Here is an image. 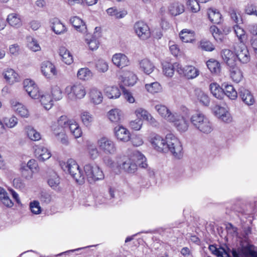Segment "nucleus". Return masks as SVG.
Wrapping results in <instances>:
<instances>
[{"mask_svg":"<svg viewBox=\"0 0 257 257\" xmlns=\"http://www.w3.org/2000/svg\"><path fill=\"white\" fill-rule=\"evenodd\" d=\"M70 22L77 31L83 33L86 32V26L84 22L79 17H73L70 19Z\"/></svg>","mask_w":257,"mask_h":257,"instance_id":"a878e982","label":"nucleus"},{"mask_svg":"<svg viewBox=\"0 0 257 257\" xmlns=\"http://www.w3.org/2000/svg\"><path fill=\"white\" fill-rule=\"evenodd\" d=\"M52 95L55 100H59L62 98V92L61 88L57 86H54L52 87Z\"/></svg>","mask_w":257,"mask_h":257,"instance_id":"09e8293b","label":"nucleus"},{"mask_svg":"<svg viewBox=\"0 0 257 257\" xmlns=\"http://www.w3.org/2000/svg\"><path fill=\"white\" fill-rule=\"evenodd\" d=\"M151 143L158 151L166 153L169 151L177 159H180L183 156L181 142L172 134L167 135L165 139L156 135L152 139Z\"/></svg>","mask_w":257,"mask_h":257,"instance_id":"f257e3e1","label":"nucleus"},{"mask_svg":"<svg viewBox=\"0 0 257 257\" xmlns=\"http://www.w3.org/2000/svg\"><path fill=\"white\" fill-rule=\"evenodd\" d=\"M231 253L233 257H241L244 255V250L241 248H232Z\"/></svg>","mask_w":257,"mask_h":257,"instance_id":"774afa93","label":"nucleus"},{"mask_svg":"<svg viewBox=\"0 0 257 257\" xmlns=\"http://www.w3.org/2000/svg\"><path fill=\"white\" fill-rule=\"evenodd\" d=\"M140 69L146 74H151L155 69V66L148 59H144L139 62Z\"/></svg>","mask_w":257,"mask_h":257,"instance_id":"4be33fe9","label":"nucleus"},{"mask_svg":"<svg viewBox=\"0 0 257 257\" xmlns=\"http://www.w3.org/2000/svg\"><path fill=\"white\" fill-rule=\"evenodd\" d=\"M71 120L69 119L66 115H62L57 121V124L64 129H66L69 125Z\"/></svg>","mask_w":257,"mask_h":257,"instance_id":"5fc2aeb1","label":"nucleus"},{"mask_svg":"<svg viewBox=\"0 0 257 257\" xmlns=\"http://www.w3.org/2000/svg\"><path fill=\"white\" fill-rule=\"evenodd\" d=\"M23 84L24 88L28 94L32 92V91L36 86L33 81L29 79H25L24 81Z\"/></svg>","mask_w":257,"mask_h":257,"instance_id":"8fccbe9b","label":"nucleus"},{"mask_svg":"<svg viewBox=\"0 0 257 257\" xmlns=\"http://www.w3.org/2000/svg\"><path fill=\"white\" fill-rule=\"evenodd\" d=\"M66 169L77 183L81 184L84 182V175L75 160H68L66 163Z\"/></svg>","mask_w":257,"mask_h":257,"instance_id":"423d86ee","label":"nucleus"},{"mask_svg":"<svg viewBox=\"0 0 257 257\" xmlns=\"http://www.w3.org/2000/svg\"><path fill=\"white\" fill-rule=\"evenodd\" d=\"M131 142L133 146L139 147L143 145L144 142L140 136H135L132 138Z\"/></svg>","mask_w":257,"mask_h":257,"instance_id":"0e129e2a","label":"nucleus"},{"mask_svg":"<svg viewBox=\"0 0 257 257\" xmlns=\"http://www.w3.org/2000/svg\"><path fill=\"white\" fill-rule=\"evenodd\" d=\"M57 140L61 142V143L65 146L69 144L68 138L64 132L58 137H56Z\"/></svg>","mask_w":257,"mask_h":257,"instance_id":"338daca9","label":"nucleus"},{"mask_svg":"<svg viewBox=\"0 0 257 257\" xmlns=\"http://www.w3.org/2000/svg\"><path fill=\"white\" fill-rule=\"evenodd\" d=\"M88 153L90 158L92 160L96 159L99 154L97 148L94 145H89L88 147Z\"/></svg>","mask_w":257,"mask_h":257,"instance_id":"3c124183","label":"nucleus"},{"mask_svg":"<svg viewBox=\"0 0 257 257\" xmlns=\"http://www.w3.org/2000/svg\"><path fill=\"white\" fill-rule=\"evenodd\" d=\"M104 91L105 95L110 99L117 98L121 94L120 90L116 86H107Z\"/></svg>","mask_w":257,"mask_h":257,"instance_id":"c85d7f7f","label":"nucleus"},{"mask_svg":"<svg viewBox=\"0 0 257 257\" xmlns=\"http://www.w3.org/2000/svg\"><path fill=\"white\" fill-rule=\"evenodd\" d=\"M89 97L92 102L94 104L100 103L103 99L102 93L95 88H92L90 90Z\"/></svg>","mask_w":257,"mask_h":257,"instance_id":"cd10ccee","label":"nucleus"},{"mask_svg":"<svg viewBox=\"0 0 257 257\" xmlns=\"http://www.w3.org/2000/svg\"><path fill=\"white\" fill-rule=\"evenodd\" d=\"M99 150L106 155H113L116 152L114 142L106 137H102L97 142Z\"/></svg>","mask_w":257,"mask_h":257,"instance_id":"0eeeda50","label":"nucleus"},{"mask_svg":"<svg viewBox=\"0 0 257 257\" xmlns=\"http://www.w3.org/2000/svg\"><path fill=\"white\" fill-rule=\"evenodd\" d=\"M223 61L230 67L235 65L236 57L234 54L229 49H224L221 52Z\"/></svg>","mask_w":257,"mask_h":257,"instance_id":"6ab92c4d","label":"nucleus"},{"mask_svg":"<svg viewBox=\"0 0 257 257\" xmlns=\"http://www.w3.org/2000/svg\"><path fill=\"white\" fill-rule=\"evenodd\" d=\"M178 69V73L184 75L188 79H194L199 74V71L194 66L191 65L182 67L180 65V67H179Z\"/></svg>","mask_w":257,"mask_h":257,"instance_id":"9d476101","label":"nucleus"},{"mask_svg":"<svg viewBox=\"0 0 257 257\" xmlns=\"http://www.w3.org/2000/svg\"><path fill=\"white\" fill-rule=\"evenodd\" d=\"M134 29L138 36L142 40H146L150 37V28L143 21L137 22L134 25Z\"/></svg>","mask_w":257,"mask_h":257,"instance_id":"1a4fd4ad","label":"nucleus"},{"mask_svg":"<svg viewBox=\"0 0 257 257\" xmlns=\"http://www.w3.org/2000/svg\"><path fill=\"white\" fill-rule=\"evenodd\" d=\"M11 104L13 109L20 116L24 117H27L29 116L28 109L22 103L16 100H12Z\"/></svg>","mask_w":257,"mask_h":257,"instance_id":"aec40b11","label":"nucleus"},{"mask_svg":"<svg viewBox=\"0 0 257 257\" xmlns=\"http://www.w3.org/2000/svg\"><path fill=\"white\" fill-rule=\"evenodd\" d=\"M39 99L41 104L46 110H49L53 105V100L48 94L41 95Z\"/></svg>","mask_w":257,"mask_h":257,"instance_id":"473e14b6","label":"nucleus"},{"mask_svg":"<svg viewBox=\"0 0 257 257\" xmlns=\"http://www.w3.org/2000/svg\"><path fill=\"white\" fill-rule=\"evenodd\" d=\"M65 93L69 99L75 100L83 98L86 92L82 84L76 83L73 85L67 86L65 89Z\"/></svg>","mask_w":257,"mask_h":257,"instance_id":"39448f33","label":"nucleus"},{"mask_svg":"<svg viewBox=\"0 0 257 257\" xmlns=\"http://www.w3.org/2000/svg\"><path fill=\"white\" fill-rule=\"evenodd\" d=\"M95 67L98 71L104 73L107 71L108 65L105 60L98 59L95 62Z\"/></svg>","mask_w":257,"mask_h":257,"instance_id":"c03bdc74","label":"nucleus"},{"mask_svg":"<svg viewBox=\"0 0 257 257\" xmlns=\"http://www.w3.org/2000/svg\"><path fill=\"white\" fill-rule=\"evenodd\" d=\"M222 87L223 90V95H225L232 100L237 97V93L232 85L224 83L222 85Z\"/></svg>","mask_w":257,"mask_h":257,"instance_id":"bb28decb","label":"nucleus"},{"mask_svg":"<svg viewBox=\"0 0 257 257\" xmlns=\"http://www.w3.org/2000/svg\"><path fill=\"white\" fill-rule=\"evenodd\" d=\"M103 161L106 165L110 168H114L115 166H118V165L114 163L111 157L108 156H104L103 158Z\"/></svg>","mask_w":257,"mask_h":257,"instance_id":"e2e57ef3","label":"nucleus"},{"mask_svg":"<svg viewBox=\"0 0 257 257\" xmlns=\"http://www.w3.org/2000/svg\"><path fill=\"white\" fill-rule=\"evenodd\" d=\"M112 61L114 65L118 68H123L130 65L127 57L122 53H116L113 55Z\"/></svg>","mask_w":257,"mask_h":257,"instance_id":"f8f14e48","label":"nucleus"},{"mask_svg":"<svg viewBox=\"0 0 257 257\" xmlns=\"http://www.w3.org/2000/svg\"><path fill=\"white\" fill-rule=\"evenodd\" d=\"M81 118L83 124L86 126H90L93 120L92 115L87 111H83L81 113Z\"/></svg>","mask_w":257,"mask_h":257,"instance_id":"37998d69","label":"nucleus"},{"mask_svg":"<svg viewBox=\"0 0 257 257\" xmlns=\"http://www.w3.org/2000/svg\"><path fill=\"white\" fill-rule=\"evenodd\" d=\"M59 54L62 61L67 65H70L73 62L72 54L65 47L62 46L59 48Z\"/></svg>","mask_w":257,"mask_h":257,"instance_id":"b1692460","label":"nucleus"},{"mask_svg":"<svg viewBox=\"0 0 257 257\" xmlns=\"http://www.w3.org/2000/svg\"><path fill=\"white\" fill-rule=\"evenodd\" d=\"M14 186L17 189H22L25 187V184L20 178H15L13 180Z\"/></svg>","mask_w":257,"mask_h":257,"instance_id":"69168bd1","label":"nucleus"},{"mask_svg":"<svg viewBox=\"0 0 257 257\" xmlns=\"http://www.w3.org/2000/svg\"><path fill=\"white\" fill-rule=\"evenodd\" d=\"M135 113L138 118L142 117L144 119H146L150 114L149 112L142 108H137Z\"/></svg>","mask_w":257,"mask_h":257,"instance_id":"052dcab7","label":"nucleus"},{"mask_svg":"<svg viewBox=\"0 0 257 257\" xmlns=\"http://www.w3.org/2000/svg\"><path fill=\"white\" fill-rule=\"evenodd\" d=\"M4 122L7 127L12 128L18 123V119L15 116L6 117L4 119Z\"/></svg>","mask_w":257,"mask_h":257,"instance_id":"864d4df0","label":"nucleus"},{"mask_svg":"<svg viewBox=\"0 0 257 257\" xmlns=\"http://www.w3.org/2000/svg\"><path fill=\"white\" fill-rule=\"evenodd\" d=\"M26 131L28 137L32 141H36L41 139V135L39 132L36 131L32 126H29L26 127Z\"/></svg>","mask_w":257,"mask_h":257,"instance_id":"4c0bfd02","label":"nucleus"},{"mask_svg":"<svg viewBox=\"0 0 257 257\" xmlns=\"http://www.w3.org/2000/svg\"><path fill=\"white\" fill-rule=\"evenodd\" d=\"M52 131L55 137L59 136L65 132L64 129L57 123L52 126Z\"/></svg>","mask_w":257,"mask_h":257,"instance_id":"680f3d73","label":"nucleus"},{"mask_svg":"<svg viewBox=\"0 0 257 257\" xmlns=\"http://www.w3.org/2000/svg\"><path fill=\"white\" fill-rule=\"evenodd\" d=\"M179 36L181 40L185 43L192 42L194 40V32L186 29L181 31Z\"/></svg>","mask_w":257,"mask_h":257,"instance_id":"c756f323","label":"nucleus"},{"mask_svg":"<svg viewBox=\"0 0 257 257\" xmlns=\"http://www.w3.org/2000/svg\"><path fill=\"white\" fill-rule=\"evenodd\" d=\"M106 12L109 16H114L116 19L123 18L127 14V12L126 11L118 12L117 9L115 7L108 8L106 10Z\"/></svg>","mask_w":257,"mask_h":257,"instance_id":"58836bf2","label":"nucleus"},{"mask_svg":"<svg viewBox=\"0 0 257 257\" xmlns=\"http://www.w3.org/2000/svg\"><path fill=\"white\" fill-rule=\"evenodd\" d=\"M200 47L202 50L207 51H212L214 49V46L209 41L202 40L200 42Z\"/></svg>","mask_w":257,"mask_h":257,"instance_id":"6e6d98bb","label":"nucleus"},{"mask_svg":"<svg viewBox=\"0 0 257 257\" xmlns=\"http://www.w3.org/2000/svg\"><path fill=\"white\" fill-rule=\"evenodd\" d=\"M47 182L52 188L59 190L60 178L55 173H53L52 175L48 179Z\"/></svg>","mask_w":257,"mask_h":257,"instance_id":"e433bc0d","label":"nucleus"},{"mask_svg":"<svg viewBox=\"0 0 257 257\" xmlns=\"http://www.w3.org/2000/svg\"><path fill=\"white\" fill-rule=\"evenodd\" d=\"M137 160L139 165L142 168L147 167L146 158L143 154L139 152H135L132 158H126L122 164V168L128 173H134L137 170V165L135 162Z\"/></svg>","mask_w":257,"mask_h":257,"instance_id":"7ed1b4c3","label":"nucleus"},{"mask_svg":"<svg viewBox=\"0 0 257 257\" xmlns=\"http://www.w3.org/2000/svg\"><path fill=\"white\" fill-rule=\"evenodd\" d=\"M51 28L54 32L60 35L66 31L65 26L57 18L52 19L51 21Z\"/></svg>","mask_w":257,"mask_h":257,"instance_id":"5701e85b","label":"nucleus"},{"mask_svg":"<svg viewBox=\"0 0 257 257\" xmlns=\"http://www.w3.org/2000/svg\"><path fill=\"white\" fill-rule=\"evenodd\" d=\"M77 77L81 80H88L92 77V73L88 68H81L77 72Z\"/></svg>","mask_w":257,"mask_h":257,"instance_id":"ea45409f","label":"nucleus"},{"mask_svg":"<svg viewBox=\"0 0 257 257\" xmlns=\"http://www.w3.org/2000/svg\"><path fill=\"white\" fill-rule=\"evenodd\" d=\"M192 126L200 133L208 134L213 130L212 123L202 113L196 112L190 118Z\"/></svg>","mask_w":257,"mask_h":257,"instance_id":"f03ea898","label":"nucleus"},{"mask_svg":"<svg viewBox=\"0 0 257 257\" xmlns=\"http://www.w3.org/2000/svg\"><path fill=\"white\" fill-rule=\"evenodd\" d=\"M28 47L34 52L40 50L41 47L38 42L33 38L29 37L28 38Z\"/></svg>","mask_w":257,"mask_h":257,"instance_id":"a18cd8bd","label":"nucleus"},{"mask_svg":"<svg viewBox=\"0 0 257 257\" xmlns=\"http://www.w3.org/2000/svg\"><path fill=\"white\" fill-rule=\"evenodd\" d=\"M238 94L242 100L246 104L251 105L254 103L255 100L254 97L248 90L241 87L239 89Z\"/></svg>","mask_w":257,"mask_h":257,"instance_id":"f3484780","label":"nucleus"},{"mask_svg":"<svg viewBox=\"0 0 257 257\" xmlns=\"http://www.w3.org/2000/svg\"><path fill=\"white\" fill-rule=\"evenodd\" d=\"M230 15L231 19L236 23L240 24L242 23V19L239 14H237L236 11L232 9L230 11Z\"/></svg>","mask_w":257,"mask_h":257,"instance_id":"bf43d9fd","label":"nucleus"},{"mask_svg":"<svg viewBox=\"0 0 257 257\" xmlns=\"http://www.w3.org/2000/svg\"><path fill=\"white\" fill-rule=\"evenodd\" d=\"M234 31L236 36L238 37L240 43H243L245 39V31L244 30L236 25L233 27Z\"/></svg>","mask_w":257,"mask_h":257,"instance_id":"49530a36","label":"nucleus"},{"mask_svg":"<svg viewBox=\"0 0 257 257\" xmlns=\"http://www.w3.org/2000/svg\"><path fill=\"white\" fill-rule=\"evenodd\" d=\"M210 90L214 96L221 99L223 96V87H220L217 83H213L210 85Z\"/></svg>","mask_w":257,"mask_h":257,"instance_id":"72a5a7b5","label":"nucleus"},{"mask_svg":"<svg viewBox=\"0 0 257 257\" xmlns=\"http://www.w3.org/2000/svg\"><path fill=\"white\" fill-rule=\"evenodd\" d=\"M145 88L148 92L151 93H158L161 91L162 88L160 84L158 82L146 84Z\"/></svg>","mask_w":257,"mask_h":257,"instance_id":"79ce46f5","label":"nucleus"},{"mask_svg":"<svg viewBox=\"0 0 257 257\" xmlns=\"http://www.w3.org/2000/svg\"><path fill=\"white\" fill-rule=\"evenodd\" d=\"M230 71V77L233 81L238 83L242 79V72L241 70L237 67H231Z\"/></svg>","mask_w":257,"mask_h":257,"instance_id":"c9c22d12","label":"nucleus"},{"mask_svg":"<svg viewBox=\"0 0 257 257\" xmlns=\"http://www.w3.org/2000/svg\"><path fill=\"white\" fill-rule=\"evenodd\" d=\"M115 136L120 141L126 142L130 140L129 131L122 126H117L114 128Z\"/></svg>","mask_w":257,"mask_h":257,"instance_id":"dca6fc26","label":"nucleus"},{"mask_svg":"<svg viewBox=\"0 0 257 257\" xmlns=\"http://www.w3.org/2000/svg\"><path fill=\"white\" fill-rule=\"evenodd\" d=\"M84 170L90 183L102 180L104 174L100 168L95 164H87L84 167Z\"/></svg>","mask_w":257,"mask_h":257,"instance_id":"20e7f679","label":"nucleus"},{"mask_svg":"<svg viewBox=\"0 0 257 257\" xmlns=\"http://www.w3.org/2000/svg\"><path fill=\"white\" fill-rule=\"evenodd\" d=\"M180 67V64L177 63L172 64L165 62L163 64V71L166 76L172 77L174 73L175 70L178 72V68Z\"/></svg>","mask_w":257,"mask_h":257,"instance_id":"a211bd4d","label":"nucleus"},{"mask_svg":"<svg viewBox=\"0 0 257 257\" xmlns=\"http://www.w3.org/2000/svg\"><path fill=\"white\" fill-rule=\"evenodd\" d=\"M108 117L111 122L117 123L121 120L122 113L118 109H113L108 112Z\"/></svg>","mask_w":257,"mask_h":257,"instance_id":"f704fd0d","label":"nucleus"},{"mask_svg":"<svg viewBox=\"0 0 257 257\" xmlns=\"http://www.w3.org/2000/svg\"><path fill=\"white\" fill-rule=\"evenodd\" d=\"M30 208L31 212L35 214H39L41 212V207L39 201L34 200L30 203Z\"/></svg>","mask_w":257,"mask_h":257,"instance_id":"603ef678","label":"nucleus"},{"mask_svg":"<svg viewBox=\"0 0 257 257\" xmlns=\"http://www.w3.org/2000/svg\"><path fill=\"white\" fill-rule=\"evenodd\" d=\"M236 58L242 63H247L250 60V55L246 46L243 43L236 44L234 47Z\"/></svg>","mask_w":257,"mask_h":257,"instance_id":"6e6552de","label":"nucleus"},{"mask_svg":"<svg viewBox=\"0 0 257 257\" xmlns=\"http://www.w3.org/2000/svg\"><path fill=\"white\" fill-rule=\"evenodd\" d=\"M41 72L47 78H50L57 74L55 66L49 61H44L41 65Z\"/></svg>","mask_w":257,"mask_h":257,"instance_id":"ddd939ff","label":"nucleus"},{"mask_svg":"<svg viewBox=\"0 0 257 257\" xmlns=\"http://www.w3.org/2000/svg\"><path fill=\"white\" fill-rule=\"evenodd\" d=\"M169 11L172 15L176 16L184 12V6L179 3H174L169 6Z\"/></svg>","mask_w":257,"mask_h":257,"instance_id":"2f4dec72","label":"nucleus"},{"mask_svg":"<svg viewBox=\"0 0 257 257\" xmlns=\"http://www.w3.org/2000/svg\"><path fill=\"white\" fill-rule=\"evenodd\" d=\"M213 111L216 116L219 118L228 111L225 108L218 105H216L214 107Z\"/></svg>","mask_w":257,"mask_h":257,"instance_id":"13d9d810","label":"nucleus"},{"mask_svg":"<svg viewBox=\"0 0 257 257\" xmlns=\"http://www.w3.org/2000/svg\"><path fill=\"white\" fill-rule=\"evenodd\" d=\"M35 155L40 161H44L51 156L50 151L43 146H38L35 148Z\"/></svg>","mask_w":257,"mask_h":257,"instance_id":"2eb2a0df","label":"nucleus"},{"mask_svg":"<svg viewBox=\"0 0 257 257\" xmlns=\"http://www.w3.org/2000/svg\"><path fill=\"white\" fill-rule=\"evenodd\" d=\"M86 40L90 50L94 51L98 49L99 42L95 36H93L89 40L86 39Z\"/></svg>","mask_w":257,"mask_h":257,"instance_id":"de8ad7c7","label":"nucleus"},{"mask_svg":"<svg viewBox=\"0 0 257 257\" xmlns=\"http://www.w3.org/2000/svg\"><path fill=\"white\" fill-rule=\"evenodd\" d=\"M174 118L173 120H170V122H173L177 129L180 132H186L188 128V122L182 115L176 112H174Z\"/></svg>","mask_w":257,"mask_h":257,"instance_id":"9b49d317","label":"nucleus"},{"mask_svg":"<svg viewBox=\"0 0 257 257\" xmlns=\"http://www.w3.org/2000/svg\"><path fill=\"white\" fill-rule=\"evenodd\" d=\"M207 15L209 20L213 24H219L222 21L221 14L215 9H209L207 11Z\"/></svg>","mask_w":257,"mask_h":257,"instance_id":"412c9836","label":"nucleus"},{"mask_svg":"<svg viewBox=\"0 0 257 257\" xmlns=\"http://www.w3.org/2000/svg\"><path fill=\"white\" fill-rule=\"evenodd\" d=\"M143 121L141 118H138L135 120H132L130 122V127L134 130L139 131L142 127Z\"/></svg>","mask_w":257,"mask_h":257,"instance_id":"4d7b16f0","label":"nucleus"},{"mask_svg":"<svg viewBox=\"0 0 257 257\" xmlns=\"http://www.w3.org/2000/svg\"><path fill=\"white\" fill-rule=\"evenodd\" d=\"M7 21L13 27H20L22 25V21L19 15L12 13L8 16Z\"/></svg>","mask_w":257,"mask_h":257,"instance_id":"7c9ffc66","label":"nucleus"},{"mask_svg":"<svg viewBox=\"0 0 257 257\" xmlns=\"http://www.w3.org/2000/svg\"><path fill=\"white\" fill-rule=\"evenodd\" d=\"M206 65L212 73H217L220 71V64L216 60H209L206 62Z\"/></svg>","mask_w":257,"mask_h":257,"instance_id":"a19ab883","label":"nucleus"},{"mask_svg":"<svg viewBox=\"0 0 257 257\" xmlns=\"http://www.w3.org/2000/svg\"><path fill=\"white\" fill-rule=\"evenodd\" d=\"M4 75L7 81L10 84H13L19 81L20 77L18 74L11 68L7 69L4 72Z\"/></svg>","mask_w":257,"mask_h":257,"instance_id":"393cba45","label":"nucleus"},{"mask_svg":"<svg viewBox=\"0 0 257 257\" xmlns=\"http://www.w3.org/2000/svg\"><path fill=\"white\" fill-rule=\"evenodd\" d=\"M155 109L159 115L169 121L173 120L174 118V113H172L170 110L165 106L162 104H158L155 106Z\"/></svg>","mask_w":257,"mask_h":257,"instance_id":"4468645a","label":"nucleus"}]
</instances>
